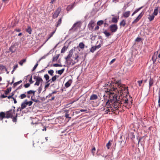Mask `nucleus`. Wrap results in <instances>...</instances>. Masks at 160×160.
<instances>
[{
    "label": "nucleus",
    "mask_w": 160,
    "mask_h": 160,
    "mask_svg": "<svg viewBox=\"0 0 160 160\" xmlns=\"http://www.w3.org/2000/svg\"><path fill=\"white\" fill-rule=\"evenodd\" d=\"M73 53V49H71L69 52L68 54L67 57L65 58L66 59L65 62H68V61H69V59L72 56V55Z\"/></svg>",
    "instance_id": "1a4fd4ad"
},
{
    "label": "nucleus",
    "mask_w": 160,
    "mask_h": 160,
    "mask_svg": "<svg viewBox=\"0 0 160 160\" xmlns=\"http://www.w3.org/2000/svg\"><path fill=\"white\" fill-rule=\"evenodd\" d=\"M67 47L66 46H64L62 48L61 50V53H64L67 50Z\"/></svg>",
    "instance_id": "cd10ccee"
},
{
    "label": "nucleus",
    "mask_w": 160,
    "mask_h": 160,
    "mask_svg": "<svg viewBox=\"0 0 160 160\" xmlns=\"http://www.w3.org/2000/svg\"><path fill=\"white\" fill-rule=\"evenodd\" d=\"M154 18V15H149L148 18L150 21L153 20Z\"/></svg>",
    "instance_id": "c9c22d12"
},
{
    "label": "nucleus",
    "mask_w": 160,
    "mask_h": 160,
    "mask_svg": "<svg viewBox=\"0 0 160 160\" xmlns=\"http://www.w3.org/2000/svg\"><path fill=\"white\" fill-rule=\"evenodd\" d=\"M142 39L141 38L138 37L136 38L135 41L138 42H139Z\"/></svg>",
    "instance_id": "603ef678"
},
{
    "label": "nucleus",
    "mask_w": 160,
    "mask_h": 160,
    "mask_svg": "<svg viewBox=\"0 0 160 160\" xmlns=\"http://www.w3.org/2000/svg\"><path fill=\"white\" fill-rule=\"evenodd\" d=\"M40 83H41V82L38 81H37V80H36V82H35V83L34 84V85H37V86H39Z\"/></svg>",
    "instance_id": "5fc2aeb1"
},
{
    "label": "nucleus",
    "mask_w": 160,
    "mask_h": 160,
    "mask_svg": "<svg viewBox=\"0 0 160 160\" xmlns=\"http://www.w3.org/2000/svg\"><path fill=\"white\" fill-rule=\"evenodd\" d=\"M154 82V81L153 79L150 77L149 81V89H150L151 87L153 85Z\"/></svg>",
    "instance_id": "ddd939ff"
},
{
    "label": "nucleus",
    "mask_w": 160,
    "mask_h": 160,
    "mask_svg": "<svg viewBox=\"0 0 160 160\" xmlns=\"http://www.w3.org/2000/svg\"><path fill=\"white\" fill-rule=\"evenodd\" d=\"M18 45V42H13L11 47L9 48V50L12 53L14 52L17 50V46Z\"/></svg>",
    "instance_id": "39448f33"
},
{
    "label": "nucleus",
    "mask_w": 160,
    "mask_h": 160,
    "mask_svg": "<svg viewBox=\"0 0 160 160\" xmlns=\"http://www.w3.org/2000/svg\"><path fill=\"white\" fill-rule=\"evenodd\" d=\"M24 102V103H25V104L26 105V106L28 105L29 106H31L33 103L32 102V101L28 102L27 99L25 100Z\"/></svg>",
    "instance_id": "aec40b11"
},
{
    "label": "nucleus",
    "mask_w": 160,
    "mask_h": 160,
    "mask_svg": "<svg viewBox=\"0 0 160 160\" xmlns=\"http://www.w3.org/2000/svg\"><path fill=\"white\" fill-rule=\"evenodd\" d=\"M26 31L30 34L32 33V29L30 26H28V28L26 30Z\"/></svg>",
    "instance_id": "4be33fe9"
},
{
    "label": "nucleus",
    "mask_w": 160,
    "mask_h": 160,
    "mask_svg": "<svg viewBox=\"0 0 160 160\" xmlns=\"http://www.w3.org/2000/svg\"><path fill=\"white\" fill-rule=\"evenodd\" d=\"M72 79H70L68 80V81L65 84V87L67 88H68L69 87L72 83Z\"/></svg>",
    "instance_id": "dca6fc26"
},
{
    "label": "nucleus",
    "mask_w": 160,
    "mask_h": 160,
    "mask_svg": "<svg viewBox=\"0 0 160 160\" xmlns=\"http://www.w3.org/2000/svg\"><path fill=\"white\" fill-rule=\"evenodd\" d=\"M46 56H43V57H42L39 60V61H38V62H40V60H41V59H45L46 58Z\"/></svg>",
    "instance_id": "69168bd1"
},
{
    "label": "nucleus",
    "mask_w": 160,
    "mask_h": 160,
    "mask_svg": "<svg viewBox=\"0 0 160 160\" xmlns=\"http://www.w3.org/2000/svg\"><path fill=\"white\" fill-rule=\"evenodd\" d=\"M62 18V17L60 18L58 21L56 23L55 25V26L56 28H58L61 24Z\"/></svg>",
    "instance_id": "f3484780"
},
{
    "label": "nucleus",
    "mask_w": 160,
    "mask_h": 160,
    "mask_svg": "<svg viewBox=\"0 0 160 160\" xmlns=\"http://www.w3.org/2000/svg\"><path fill=\"white\" fill-rule=\"evenodd\" d=\"M99 26L98 25V26H96L95 28H94V30H98L99 29Z\"/></svg>",
    "instance_id": "338daca9"
},
{
    "label": "nucleus",
    "mask_w": 160,
    "mask_h": 160,
    "mask_svg": "<svg viewBox=\"0 0 160 160\" xmlns=\"http://www.w3.org/2000/svg\"><path fill=\"white\" fill-rule=\"evenodd\" d=\"M25 103H24V102H23L21 105V109L20 110H21L22 109H23L27 106L25 104Z\"/></svg>",
    "instance_id": "f704fd0d"
},
{
    "label": "nucleus",
    "mask_w": 160,
    "mask_h": 160,
    "mask_svg": "<svg viewBox=\"0 0 160 160\" xmlns=\"http://www.w3.org/2000/svg\"><path fill=\"white\" fill-rule=\"evenodd\" d=\"M26 59H23L19 62L18 63L20 65L22 66L23 63L26 62Z\"/></svg>",
    "instance_id": "7c9ffc66"
},
{
    "label": "nucleus",
    "mask_w": 160,
    "mask_h": 160,
    "mask_svg": "<svg viewBox=\"0 0 160 160\" xmlns=\"http://www.w3.org/2000/svg\"><path fill=\"white\" fill-rule=\"evenodd\" d=\"M152 60L153 61V62H155L156 61V59L155 58L154 56H153L152 57Z\"/></svg>",
    "instance_id": "e2e57ef3"
},
{
    "label": "nucleus",
    "mask_w": 160,
    "mask_h": 160,
    "mask_svg": "<svg viewBox=\"0 0 160 160\" xmlns=\"http://www.w3.org/2000/svg\"><path fill=\"white\" fill-rule=\"evenodd\" d=\"M116 111H109V110H108V111H106L105 112H106V113H108V112H111H111H112L113 113H115V114H117V112H116ZM118 111V113H119L118 111Z\"/></svg>",
    "instance_id": "37998d69"
},
{
    "label": "nucleus",
    "mask_w": 160,
    "mask_h": 160,
    "mask_svg": "<svg viewBox=\"0 0 160 160\" xmlns=\"http://www.w3.org/2000/svg\"><path fill=\"white\" fill-rule=\"evenodd\" d=\"M95 150H96L95 148V147H94L92 148V152L93 155H94V154L95 153Z\"/></svg>",
    "instance_id": "8fccbe9b"
},
{
    "label": "nucleus",
    "mask_w": 160,
    "mask_h": 160,
    "mask_svg": "<svg viewBox=\"0 0 160 160\" xmlns=\"http://www.w3.org/2000/svg\"><path fill=\"white\" fill-rule=\"evenodd\" d=\"M51 80H48L46 82V85H45V88H48L49 85H50V83H49L48 82H50Z\"/></svg>",
    "instance_id": "c03bdc74"
},
{
    "label": "nucleus",
    "mask_w": 160,
    "mask_h": 160,
    "mask_svg": "<svg viewBox=\"0 0 160 160\" xmlns=\"http://www.w3.org/2000/svg\"><path fill=\"white\" fill-rule=\"evenodd\" d=\"M36 80L38 81L41 82V84L43 82V80L40 77H38L36 78Z\"/></svg>",
    "instance_id": "b1692460"
},
{
    "label": "nucleus",
    "mask_w": 160,
    "mask_h": 160,
    "mask_svg": "<svg viewBox=\"0 0 160 160\" xmlns=\"http://www.w3.org/2000/svg\"><path fill=\"white\" fill-rule=\"evenodd\" d=\"M38 62H39L38 61L37 62L36 64L34 66L32 69V71H34L35 70V69H36V68H37V66H38Z\"/></svg>",
    "instance_id": "49530a36"
},
{
    "label": "nucleus",
    "mask_w": 160,
    "mask_h": 160,
    "mask_svg": "<svg viewBox=\"0 0 160 160\" xmlns=\"http://www.w3.org/2000/svg\"><path fill=\"white\" fill-rule=\"evenodd\" d=\"M30 84L29 83H27L24 85V86L25 88H27L29 87L30 86Z\"/></svg>",
    "instance_id": "864d4df0"
},
{
    "label": "nucleus",
    "mask_w": 160,
    "mask_h": 160,
    "mask_svg": "<svg viewBox=\"0 0 160 160\" xmlns=\"http://www.w3.org/2000/svg\"><path fill=\"white\" fill-rule=\"evenodd\" d=\"M18 67V65L16 64L13 66V69L14 70Z\"/></svg>",
    "instance_id": "774afa93"
},
{
    "label": "nucleus",
    "mask_w": 160,
    "mask_h": 160,
    "mask_svg": "<svg viewBox=\"0 0 160 160\" xmlns=\"http://www.w3.org/2000/svg\"><path fill=\"white\" fill-rule=\"evenodd\" d=\"M103 33L105 34L106 36L107 37H108L111 35L110 33L109 32H107L106 30L103 32Z\"/></svg>",
    "instance_id": "e433bc0d"
},
{
    "label": "nucleus",
    "mask_w": 160,
    "mask_h": 160,
    "mask_svg": "<svg viewBox=\"0 0 160 160\" xmlns=\"http://www.w3.org/2000/svg\"><path fill=\"white\" fill-rule=\"evenodd\" d=\"M81 22H77L74 24L72 27L70 28L68 32L69 34L75 31L78 28L81 27Z\"/></svg>",
    "instance_id": "20e7f679"
},
{
    "label": "nucleus",
    "mask_w": 160,
    "mask_h": 160,
    "mask_svg": "<svg viewBox=\"0 0 160 160\" xmlns=\"http://www.w3.org/2000/svg\"><path fill=\"white\" fill-rule=\"evenodd\" d=\"M111 144L110 141H109L108 142L106 146L107 147L108 149H109L110 147Z\"/></svg>",
    "instance_id": "de8ad7c7"
},
{
    "label": "nucleus",
    "mask_w": 160,
    "mask_h": 160,
    "mask_svg": "<svg viewBox=\"0 0 160 160\" xmlns=\"http://www.w3.org/2000/svg\"><path fill=\"white\" fill-rule=\"evenodd\" d=\"M79 47L81 49H83L84 48L85 45L82 42H81L79 44Z\"/></svg>",
    "instance_id": "c756f323"
},
{
    "label": "nucleus",
    "mask_w": 160,
    "mask_h": 160,
    "mask_svg": "<svg viewBox=\"0 0 160 160\" xmlns=\"http://www.w3.org/2000/svg\"><path fill=\"white\" fill-rule=\"evenodd\" d=\"M101 45L100 44H99L98 45L95 46V48H96V49H98L101 48Z\"/></svg>",
    "instance_id": "680f3d73"
},
{
    "label": "nucleus",
    "mask_w": 160,
    "mask_h": 160,
    "mask_svg": "<svg viewBox=\"0 0 160 160\" xmlns=\"http://www.w3.org/2000/svg\"><path fill=\"white\" fill-rule=\"evenodd\" d=\"M55 97L54 96H53L52 97V98L51 99H49V101H52V100H54L55 99Z\"/></svg>",
    "instance_id": "0e129e2a"
},
{
    "label": "nucleus",
    "mask_w": 160,
    "mask_h": 160,
    "mask_svg": "<svg viewBox=\"0 0 160 160\" xmlns=\"http://www.w3.org/2000/svg\"><path fill=\"white\" fill-rule=\"evenodd\" d=\"M108 91L107 92H106L104 95L103 96V99L104 100H106V102H107L108 101Z\"/></svg>",
    "instance_id": "a211bd4d"
},
{
    "label": "nucleus",
    "mask_w": 160,
    "mask_h": 160,
    "mask_svg": "<svg viewBox=\"0 0 160 160\" xmlns=\"http://www.w3.org/2000/svg\"><path fill=\"white\" fill-rule=\"evenodd\" d=\"M53 66L55 67H62V66L61 64H58V63H56L53 64Z\"/></svg>",
    "instance_id": "3c124183"
},
{
    "label": "nucleus",
    "mask_w": 160,
    "mask_h": 160,
    "mask_svg": "<svg viewBox=\"0 0 160 160\" xmlns=\"http://www.w3.org/2000/svg\"><path fill=\"white\" fill-rule=\"evenodd\" d=\"M62 10L61 8L58 7L57 10L53 12L52 13V18L53 19H55L57 18L59 14L60 13Z\"/></svg>",
    "instance_id": "423d86ee"
},
{
    "label": "nucleus",
    "mask_w": 160,
    "mask_h": 160,
    "mask_svg": "<svg viewBox=\"0 0 160 160\" xmlns=\"http://www.w3.org/2000/svg\"><path fill=\"white\" fill-rule=\"evenodd\" d=\"M142 8V7H141L137 9H136L135 11L132 13V16H133L135 13H137Z\"/></svg>",
    "instance_id": "c85d7f7f"
},
{
    "label": "nucleus",
    "mask_w": 160,
    "mask_h": 160,
    "mask_svg": "<svg viewBox=\"0 0 160 160\" xmlns=\"http://www.w3.org/2000/svg\"><path fill=\"white\" fill-rule=\"evenodd\" d=\"M65 70L64 68H63L61 70H59L56 72H58V73L60 74V75H61L63 72Z\"/></svg>",
    "instance_id": "2f4dec72"
},
{
    "label": "nucleus",
    "mask_w": 160,
    "mask_h": 160,
    "mask_svg": "<svg viewBox=\"0 0 160 160\" xmlns=\"http://www.w3.org/2000/svg\"><path fill=\"white\" fill-rule=\"evenodd\" d=\"M108 99L106 102V104L108 106L110 103L117 102L121 104H127L128 99L126 97L128 95L131 98L132 97L129 95L128 87H122L118 88V91H111L108 92Z\"/></svg>",
    "instance_id": "f257e3e1"
},
{
    "label": "nucleus",
    "mask_w": 160,
    "mask_h": 160,
    "mask_svg": "<svg viewBox=\"0 0 160 160\" xmlns=\"http://www.w3.org/2000/svg\"><path fill=\"white\" fill-rule=\"evenodd\" d=\"M60 56V54H58L56 56H54L52 58V62H55L58 59L59 56Z\"/></svg>",
    "instance_id": "5701e85b"
},
{
    "label": "nucleus",
    "mask_w": 160,
    "mask_h": 160,
    "mask_svg": "<svg viewBox=\"0 0 160 160\" xmlns=\"http://www.w3.org/2000/svg\"><path fill=\"white\" fill-rule=\"evenodd\" d=\"M94 21L93 20H91L90 21L88 25V28L90 30L93 29L94 26Z\"/></svg>",
    "instance_id": "9d476101"
},
{
    "label": "nucleus",
    "mask_w": 160,
    "mask_h": 160,
    "mask_svg": "<svg viewBox=\"0 0 160 160\" xmlns=\"http://www.w3.org/2000/svg\"><path fill=\"white\" fill-rule=\"evenodd\" d=\"M6 67L2 65H0V70L2 71L6 69Z\"/></svg>",
    "instance_id": "a19ab883"
},
{
    "label": "nucleus",
    "mask_w": 160,
    "mask_h": 160,
    "mask_svg": "<svg viewBox=\"0 0 160 160\" xmlns=\"http://www.w3.org/2000/svg\"><path fill=\"white\" fill-rule=\"evenodd\" d=\"M48 73L51 76H52L54 73V71L53 70H51L48 71Z\"/></svg>",
    "instance_id": "a18cd8bd"
},
{
    "label": "nucleus",
    "mask_w": 160,
    "mask_h": 160,
    "mask_svg": "<svg viewBox=\"0 0 160 160\" xmlns=\"http://www.w3.org/2000/svg\"><path fill=\"white\" fill-rule=\"evenodd\" d=\"M106 86H110V88L109 89L110 91H118V88L124 87V85L122 84L121 83V80H116L115 79L112 81L111 83L108 82V83L105 84Z\"/></svg>",
    "instance_id": "f03ea898"
},
{
    "label": "nucleus",
    "mask_w": 160,
    "mask_h": 160,
    "mask_svg": "<svg viewBox=\"0 0 160 160\" xmlns=\"http://www.w3.org/2000/svg\"><path fill=\"white\" fill-rule=\"evenodd\" d=\"M112 21L113 23H116L118 21V18L116 17H114L112 18Z\"/></svg>",
    "instance_id": "a878e982"
},
{
    "label": "nucleus",
    "mask_w": 160,
    "mask_h": 160,
    "mask_svg": "<svg viewBox=\"0 0 160 160\" xmlns=\"http://www.w3.org/2000/svg\"><path fill=\"white\" fill-rule=\"evenodd\" d=\"M42 84H41L40 86L38 88V93H41V91L42 90Z\"/></svg>",
    "instance_id": "09e8293b"
},
{
    "label": "nucleus",
    "mask_w": 160,
    "mask_h": 160,
    "mask_svg": "<svg viewBox=\"0 0 160 160\" xmlns=\"http://www.w3.org/2000/svg\"><path fill=\"white\" fill-rule=\"evenodd\" d=\"M144 14V12H142L132 22V24L137 22L142 18Z\"/></svg>",
    "instance_id": "6e6552de"
},
{
    "label": "nucleus",
    "mask_w": 160,
    "mask_h": 160,
    "mask_svg": "<svg viewBox=\"0 0 160 160\" xmlns=\"http://www.w3.org/2000/svg\"><path fill=\"white\" fill-rule=\"evenodd\" d=\"M130 13V11H127L123 13L122 14V17H123L125 18H128V17Z\"/></svg>",
    "instance_id": "f8f14e48"
},
{
    "label": "nucleus",
    "mask_w": 160,
    "mask_h": 160,
    "mask_svg": "<svg viewBox=\"0 0 160 160\" xmlns=\"http://www.w3.org/2000/svg\"><path fill=\"white\" fill-rule=\"evenodd\" d=\"M138 85L139 86H141V84H142V80H140V81H138Z\"/></svg>",
    "instance_id": "13d9d810"
},
{
    "label": "nucleus",
    "mask_w": 160,
    "mask_h": 160,
    "mask_svg": "<svg viewBox=\"0 0 160 160\" xmlns=\"http://www.w3.org/2000/svg\"><path fill=\"white\" fill-rule=\"evenodd\" d=\"M126 24V20H125L123 19L120 22V25L121 26L124 27L125 26Z\"/></svg>",
    "instance_id": "412c9836"
},
{
    "label": "nucleus",
    "mask_w": 160,
    "mask_h": 160,
    "mask_svg": "<svg viewBox=\"0 0 160 160\" xmlns=\"http://www.w3.org/2000/svg\"><path fill=\"white\" fill-rule=\"evenodd\" d=\"M56 29H57V28H56V29H55V30L54 31L52 32V33L49 35V36L47 40H48V39H49L51 37L53 36V35L55 33Z\"/></svg>",
    "instance_id": "79ce46f5"
},
{
    "label": "nucleus",
    "mask_w": 160,
    "mask_h": 160,
    "mask_svg": "<svg viewBox=\"0 0 160 160\" xmlns=\"http://www.w3.org/2000/svg\"><path fill=\"white\" fill-rule=\"evenodd\" d=\"M116 60V59L115 58H114L113 59H112L111 61V62H110L109 63V64L110 65H111V64H112V63H113V62H115Z\"/></svg>",
    "instance_id": "bf43d9fd"
},
{
    "label": "nucleus",
    "mask_w": 160,
    "mask_h": 160,
    "mask_svg": "<svg viewBox=\"0 0 160 160\" xmlns=\"http://www.w3.org/2000/svg\"><path fill=\"white\" fill-rule=\"evenodd\" d=\"M75 3V2H74L73 4H72L71 5H69L68 6L66 9L67 11H69L71 10L74 8Z\"/></svg>",
    "instance_id": "2eb2a0df"
},
{
    "label": "nucleus",
    "mask_w": 160,
    "mask_h": 160,
    "mask_svg": "<svg viewBox=\"0 0 160 160\" xmlns=\"http://www.w3.org/2000/svg\"><path fill=\"white\" fill-rule=\"evenodd\" d=\"M14 114V111L12 112V111H7L6 112H0V120H2L4 118H11L12 119L14 122H16L17 121V114L14 117L13 114Z\"/></svg>",
    "instance_id": "7ed1b4c3"
},
{
    "label": "nucleus",
    "mask_w": 160,
    "mask_h": 160,
    "mask_svg": "<svg viewBox=\"0 0 160 160\" xmlns=\"http://www.w3.org/2000/svg\"><path fill=\"white\" fill-rule=\"evenodd\" d=\"M158 10L160 12V7H156L154 10L153 14L154 15L156 16L158 14Z\"/></svg>",
    "instance_id": "6ab92c4d"
},
{
    "label": "nucleus",
    "mask_w": 160,
    "mask_h": 160,
    "mask_svg": "<svg viewBox=\"0 0 160 160\" xmlns=\"http://www.w3.org/2000/svg\"><path fill=\"white\" fill-rule=\"evenodd\" d=\"M11 87H10L7 89L5 91V94L6 95L8 94L9 92H10L11 90Z\"/></svg>",
    "instance_id": "393cba45"
},
{
    "label": "nucleus",
    "mask_w": 160,
    "mask_h": 160,
    "mask_svg": "<svg viewBox=\"0 0 160 160\" xmlns=\"http://www.w3.org/2000/svg\"><path fill=\"white\" fill-rule=\"evenodd\" d=\"M78 60H77V62L73 61V60L71 59L70 60H69V61H68V62H66V63H67V64L68 66H70V65L73 66L76 63L78 62Z\"/></svg>",
    "instance_id": "9b49d317"
},
{
    "label": "nucleus",
    "mask_w": 160,
    "mask_h": 160,
    "mask_svg": "<svg viewBox=\"0 0 160 160\" xmlns=\"http://www.w3.org/2000/svg\"><path fill=\"white\" fill-rule=\"evenodd\" d=\"M35 91H33V90H30L28 91L27 92H25V93H27V94H32V93H33V95H34V94H35Z\"/></svg>",
    "instance_id": "473e14b6"
},
{
    "label": "nucleus",
    "mask_w": 160,
    "mask_h": 160,
    "mask_svg": "<svg viewBox=\"0 0 160 160\" xmlns=\"http://www.w3.org/2000/svg\"><path fill=\"white\" fill-rule=\"evenodd\" d=\"M109 28L112 33H114L117 30L118 27L116 24H112L110 25Z\"/></svg>",
    "instance_id": "0eeeda50"
},
{
    "label": "nucleus",
    "mask_w": 160,
    "mask_h": 160,
    "mask_svg": "<svg viewBox=\"0 0 160 160\" xmlns=\"http://www.w3.org/2000/svg\"><path fill=\"white\" fill-rule=\"evenodd\" d=\"M29 82H30V84H32L33 83L34 81L32 80V76H31L30 78V79L29 80Z\"/></svg>",
    "instance_id": "4d7b16f0"
},
{
    "label": "nucleus",
    "mask_w": 160,
    "mask_h": 160,
    "mask_svg": "<svg viewBox=\"0 0 160 160\" xmlns=\"http://www.w3.org/2000/svg\"><path fill=\"white\" fill-rule=\"evenodd\" d=\"M104 23V21L102 20L98 21L97 22V24L98 26H100L103 24Z\"/></svg>",
    "instance_id": "72a5a7b5"
},
{
    "label": "nucleus",
    "mask_w": 160,
    "mask_h": 160,
    "mask_svg": "<svg viewBox=\"0 0 160 160\" xmlns=\"http://www.w3.org/2000/svg\"><path fill=\"white\" fill-rule=\"evenodd\" d=\"M19 84L18 83V82H16L14 83L13 84V87H15L17 85H18V84Z\"/></svg>",
    "instance_id": "052dcab7"
},
{
    "label": "nucleus",
    "mask_w": 160,
    "mask_h": 160,
    "mask_svg": "<svg viewBox=\"0 0 160 160\" xmlns=\"http://www.w3.org/2000/svg\"><path fill=\"white\" fill-rule=\"evenodd\" d=\"M96 48H95V46L92 47L90 49V51L93 53L96 50Z\"/></svg>",
    "instance_id": "58836bf2"
},
{
    "label": "nucleus",
    "mask_w": 160,
    "mask_h": 160,
    "mask_svg": "<svg viewBox=\"0 0 160 160\" xmlns=\"http://www.w3.org/2000/svg\"><path fill=\"white\" fill-rule=\"evenodd\" d=\"M44 78H45V79L47 81L49 80V75L47 74L44 75Z\"/></svg>",
    "instance_id": "ea45409f"
},
{
    "label": "nucleus",
    "mask_w": 160,
    "mask_h": 160,
    "mask_svg": "<svg viewBox=\"0 0 160 160\" xmlns=\"http://www.w3.org/2000/svg\"><path fill=\"white\" fill-rule=\"evenodd\" d=\"M52 95L51 93H49L48 95L46 96V98L47 99V98H50L52 96Z\"/></svg>",
    "instance_id": "6e6d98bb"
},
{
    "label": "nucleus",
    "mask_w": 160,
    "mask_h": 160,
    "mask_svg": "<svg viewBox=\"0 0 160 160\" xmlns=\"http://www.w3.org/2000/svg\"><path fill=\"white\" fill-rule=\"evenodd\" d=\"M98 99V96L96 94H93L90 97V100H96Z\"/></svg>",
    "instance_id": "4468645a"
},
{
    "label": "nucleus",
    "mask_w": 160,
    "mask_h": 160,
    "mask_svg": "<svg viewBox=\"0 0 160 160\" xmlns=\"http://www.w3.org/2000/svg\"><path fill=\"white\" fill-rule=\"evenodd\" d=\"M59 77V76L55 75L51 79L52 81H50V82L52 83V82H54L57 79V78H58Z\"/></svg>",
    "instance_id": "bb28decb"
},
{
    "label": "nucleus",
    "mask_w": 160,
    "mask_h": 160,
    "mask_svg": "<svg viewBox=\"0 0 160 160\" xmlns=\"http://www.w3.org/2000/svg\"><path fill=\"white\" fill-rule=\"evenodd\" d=\"M27 96L25 94H21L20 96H19V98L21 99L24 98L26 97Z\"/></svg>",
    "instance_id": "4c0bfd02"
}]
</instances>
